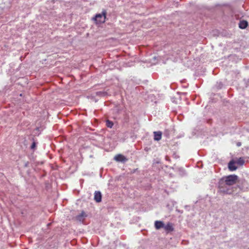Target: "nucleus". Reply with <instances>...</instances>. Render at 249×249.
<instances>
[{
	"label": "nucleus",
	"instance_id": "obj_5",
	"mask_svg": "<svg viewBox=\"0 0 249 249\" xmlns=\"http://www.w3.org/2000/svg\"><path fill=\"white\" fill-rule=\"evenodd\" d=\"M94 199L97 202H100L102 200V195L100 192L95 191L94 193Z\"/></svg>",
	"mask_w": 249,
	"mask_h": 249
},
{
	"label": "nucleus",
	"instance_id": "obj_2",
	"mask_svg": "<svg viewBox=\"0 0 249 249\" xmlns=\"http://www.w3.org/2000/svg\"><path fill=\"white\" fill-rule=\"evenodd\" d=\"M219 191L224 194H231L232 192V190L230 186L220 184V182H219Z\"/></svg>",
	"mask_w": 249,
	"mask_h": 249
},
{
	"label": "nucleus",
	"instance_id": "obj_12",
	"mask_svg": "<svg viewBox=\"0 0 249 249\" xmlns=\"http://www.w3.org/2000/svg\"><path fill=\"white\" fill-rule=\"evenodd\" d=\"M236 163L240 165H242L244 163V160L243 159L240 158L237 160Z\"/></svg>",
	"mask_w": 249,
	"mask_h": 249
},
{
	"label": "nucleus",
	"instance_id": "obj_8",
	"mask_svg": "<svg viewBox=\"0 0 249 249\" xmlns=\"http://www.w3.org/2000/svg\"><path fill=\"white\" fill-rule=\"evenodd\" d=\"M154 140L157 141H160L161 138V132L160 131H155L154 132Z\"/></svg>",
	"mask_w": 249,
	"mask_h": 249
},
{
	"label": "nucleus",
	"instance_id": "obj_1",
	"mask_svg": "<svg viewBox=\"0 0 249 249\" xmlns=\"http://www.w3.org/2000/svg\"><path fill=\"white\" fill-rule=\"evenodd\" d=\"M238 177L235 175H229L223 178L219 181L220 184L231 186L236 183Z\"/></svg>",
	"mask_w": 249,
	"mask_h": 249
},
{
	"label": "nucleus",
	"instance_id": "obj_14",
	"mask_svg": "<svg viewBox=\"0 0 249 249\" xmlns=\"http://www.w3.org/2000/svg\"><path fill=\"white\" fill-rule=\"evenodd\" d=\"M106 94V93L102 91H98L96 92L97 95H100V96H105Z\"/></svg>",
	"mask_w": 249,
	"mask_h": 249
},
{
	"label": "nucleus",
	"instance_id": "obj_13",
	"mask_svg": "<svg viewBox=\"0 0 249 249\" xmlns=\"http://www.w3.org/2000/svg\"><path fill=\"white\" fill-rule=\"evenodd\" d=\"M106 124H107V126L109 128H111L113 125V123L111 121H109V120L107 121Z\"/></svg>",
	"mask_w": 249,
	"mask_h": 249
},
{
	"label": "nucleus",
	"instance_id": "obj_11",
	"mask_svg": "<svg viewBox=\"0 0 249 249\" xmlns=\"http://www.w3.org/2000/svg\"><path fill=\"white\" fill-rule=\"evenodd\" d=\"M155 226L156 229H160L161 228H163L164 224L162 221H156L155 222Z\"/></svg>",
	"mask_w": 249,
	"mask_h": 249
},
{
	"label": "nucleus",
	"instance_id": "obj_4",
	"mask_svg": "<svg viewBox=\"0 0 249 249\" xmlns=\"http://www.w3.org/2000/svg\"><path fill=\"white\" fill-rule=\"evenodd\" d=\"M114 160L117 161L124 162L127 161V159L122 155L118 154L115 156Z\"/></svg>",
	"mask_w": 249,
	"mask_h": 249
},
{
	"label": "nucleus",
	"instance_id": "obj_9",
	"mask_svg": "<svg viewBox=\"0 0 249 249\" xmlns=\"http://www.w3.org/2000/svg\"><path fill=\"white\" fill-rule=\"evenodd\" d=\"M248 25V23L246 20H242L240 21L239 23V27L240 29H245Z\"/></svg>",
	"mask_w": 249,
	"mask_h": 249
},
{
	"label": "nucleus",
	"instance_id": "obj_6",
	"mask_svg": "<svg viewBox=\"0 0 249 249\" xmlns=\"http://www.w3.org/2000/svg\"><path fill=\"white\" fill-rule=\"evenodd\" d=\"M86 216L87 215L84 212H82L80 214L77 215L76 216V219L80 222H82Z\"/></svg>",
	"mask_w": 249,
	"mask_h": 249
},
{
	"label": "nucleus",
	"instance_id": "obj_17",
	"mask_svg": "<svg viewBox=\"0 0 249 249\" xmlns=\"http://www.w3.org/2000/svg\"><path fill=\"white\" fill-rule=\"evenodd\" d=\"M153 58L156 59V56L153 57Z\"/></svg>",
	"mask_w": 249,
	"mask_h": 249
},
{
	"label": "nucleus",
	"instance_id": "obj_3",
	"mask_svg": "<svg viewBox=\"0 0 249 249\" xmlns=\"http://www.w3.org/2000/svg\"><path fill=\"white\" fill-rule=\"evenodd\" d=\"M106 12L104 11L102 14H97L94 18V19L97 22H104L106 19Z\"/></svg>",
	"mask_w": 249,
	"mask_h": 249
},
{
	"label": "nucleus",
	"instance_id": "obj_15",
	"mask_svg": "<svg viewBox=\"0 0 249 249\" xmlns=\"http://www.w3.org/2000/svg\"><path fill=\"white\" fill-rule=\"evenodd\" d=\"M36 142H33L31 146V149H34L35 147H36Z\"/></svg>",
	"mask_w": 249,
	"mask_h": 249
},
{
	"label": "nucleus",
	"instance_id": "obj_16",
	"mask_svg": "<svg viewBox=\"0 0 249 249\" xmlns=\"http://www.w3.org/2000/svg\"><path fill=\"white\" fill-rule=\"evenodd\" d=\"M240 145H241V144H240V143H238V144H237V145H238V146H240Z\"/></svg>",
	"mask_w": 249,
	"mask_h": 249
},
{
	"label": "nucleus",
	"instance_id": "obj_10",
	"mask_svg": "<svg viewBox=\"0 0 249 249\" xmlns=\"http://www.w3.org/2000/svg\"><path fill=\"white\" fill-rule=\"evenodd\" d=\"M228 167L230 171H235L237 167L235 165V163L233 161H230L228 164Z\"/></svg>",
	"mask_w": 249,
	"mask_h": 249
},
{
	"label": "nucleus",
	"instance_id": "obj_7",
	"mask_svg": "<svg viewBox=\"0 0 249 249\" xmlns=\"http://www.w3.org/2000/svg\"><path fill=\"white\" fill-rule=\"evenodd\" d=\"M164 229L168 231H174L173 224L171 223H168L166 225H164Z\"/></svg>",
	"mask_w": 249,
	"mask_h": 249
}]
</instances>
